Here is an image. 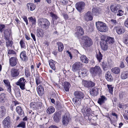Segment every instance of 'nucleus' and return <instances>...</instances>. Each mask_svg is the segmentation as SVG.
<instances>
[{"instance_id":"nucleus-23","label":"nucleus","mask_w":128,"mask_h":128,"mask_svg":"<svg viewBox=\"0 0 128 128\" xmlns=\"http://www.w3.org/2000/svg\"><path fill=\"white\" fill-rule=\"evenodd\" d=\"M114 28L116 30L117 34H121L123 33L124 32V29L122 27H121L115 26Z\"/></svg>"},{"instance_id":"nucleus-31","label":"nucleus","mask_w":128,"mask_h":128,"mask_svg":"<svg viewBox=\"0 0 128 128\" xmlns=\"http://www.w3.org/2000/svg\"><path fill=\"white\" fill-rule=\"evenodd\" d=\"M58 46V50L60 52H62L64 48V45L61 42H58L56 43Z\"/></svg>"},{"instance_id":"nucleus-28","label":"nucleus","mask_w":128,"mask_h":128,"mask_svg":"<svg viewBox=\"0 0 128 128\" xmlns=\"http://www.w3.org/2000/svg\"><path fill=\"white\" fill-rule=\"evenodd\" d=\"M6 109L4 106H1L0 108V118H2L5 114Z\"/></svg>"},{"instance_id":"nucleus-26","label":"nucleus","mask_w":128,"mask_h":128,"mask_svg":"<svg viewBox=\"0 0 128 128\" xmlns=\"http://www.w3.org/2000/svg\"><path fill=\"white\" fill-rule=\"evenodd\" d=\"M85 17L87 20H92L93 19V17L91 12L89 11L86 14Z\"/></svg>"},{"instance_id":"nucleus-33","label":"nucleus","mask_w":128,"mask_h":128,"mask_svg":"<svg viewBox=\"0 0 128 128\" xmlns=\"http://www.w3.org/2000/svg\"><path fill=\"white\" fill-rule=\"evenodd\" d=\"M27 6L28 9H30V10L32 11L34 10L35 8V5L30 3H28L27 4Z\"/></svg>"},{"instance_id":"nucleus-49","label":"nucleus","mask_w":128,"mask_h":128,"mask_svg":"<svg viewBox=\"0 0 128 128\" xmlns=\"http://www.w3.org/2000/svg\"><path fill=\"white\" fill-rule=\"evenodd\" d=\"M19 104V102H18L16 101H13L12 102V108L11 109L12 111H13V107L14 106H16L17 105H18Z\"/></svg>"},{"instance_id":"nucleus-27","label":"nucleus","mask_w":128,"mask_h":128,"mask_svg":"<svg viewBox=\"0 0 128 128\" xmlns=\"http://www.w3.org/2000/svg\"><path fill=\"white\" fill-rule=\"evenodd\" d=\"M106 100L107 99L105 96H101L100 98L98 99V102L101 105L104 103Z\"/></svg>"},{"instance_id":"nucleus-3","label":"nucleus","mask_w":128,"mask_h":128,"mask_svg":"<svg viewBox=\"0 0 128 128\" xmlns=\"http://www.w3.org/2000/svg\"><path fill=\"white\" fill-rule=\"evenodd\" d=\"M102 72L101 68L98 66H96L94 67L91 68L90 70V73L93 77L98 75L100 76L102 74Z\"/></svg>"},{"instance_id":"nucleus-34","label":"nucleus","mask_w":128,"mask_h":128,"mask_svg":"<svg viewBox=\"0 0 128 128\" xmlns=\"http://www.w3.org/2000/svg\"><path fill=\"white\" fill-rule=\"evenodd\" d=\"M105 78L108 81H112L113 80V78L110 73L107 72L105 75Z\"/></svg>"},{"instance_id":"nucleus-62","label":"nucleus","mask_w":128,"mask_h":128,"mask_svg":"<svg viewBox=\"0 0 128 128\" xmlns=\"http://www.w3.org/2000/svg\"><path fill=\"white\" fill-rule=\"evenodd\" d=\"M7 86L8 91L9 92H11V87L10 85H10L7 86Z\"/></svg>"},{"instance_id":"nucleus-35","label":"nucleus","mask_w":128,"mask_h":128,"mask_svg":"<svg viewBox=\"0 0 128 128\" xmlns=\"http://www.w3.org/2000/svg\"><path fill=\"white\" fill-rule=\"evenodd\" d=\"M80 58L81 60L83 62H84L86 64L88 63V59L85 56L83 55L81 56L80 57Z\"/></svg>"},{"instance_id":"nucleus-38","label":"nucleus","mask_w":128,"mask_h":128,"mask_svg":"<svg viewBox=\"0 0 128 128\" xmlns=\"http://www.w3.org/2000/svg\"><path fill=\"white\" fill-rule=\"evenodd\" d=\"M114 73L118 74L120 72V69L119 68L116 67L112 68L111 70Z\"/></svg>"},{"instance_id":"nucleus-60","label":"nucleus","mask_w":128,"mask_h":128,"mask_svg":"<svg viewBox=\"0 0 128 128\" xmlns=\"http://www.w3.org/2000/svg\"><path fill=\"white\" fill-rule=\"evenodd\" d=\"M61 1L63 4L64 5L67 4L68 3V0H62Z\"/></svg>"},{"instance_id":"nucleus-32","label":"nucleus","mask_w":128,"mask_h":128,"mask_svg":"<svg viewBox=\"0 0 128 128\" xmlns=\"http://www.w3.org/2000/svg\"><path fill=\"white\" fill-rule=\"evenodd\" d=\"M105 41H106L107 42H108L109 44H114L115 42L114 38H113L109 36L107 37Z\"/></svg>"},{"instance_id":"nucleus-37","label":"nucleus","mask_w":128,"mask_h":128,"mask_svg":"<svg viewBox=\"0 0 128 128\" xmlns=\"http://www.w3.org/2000/svg\"><path fill=\"white\" fill-rule=\"evenodd\" d=\"M121 78L122 79L128 78V71L122 72L121 75Z\"/></svg>"},{"instance_id":"nucleus-48","label":"nucleus","mask_w":128,"mask_h":128,"mask_svg":"<svg viewBox=\"0 0 128 128\" xmlns=\"http://www.w3.org/2000/svg\"><path fill=\"white\" fill-rule=\"evenodd\" d=\"M6 45L8 47L9 46L11 47L13 43L12 41L11 40L10 41L9 40L8 41H6Z\"/></svg>"},{"instance_id":"nucleus-8","label":"nucleus","mask_w":128,"mask_h":128,"mask_svg":"<svg viewBox=\"0 0 128 128\" xmlns=\"http://www.w3.org/2000/svg\"><path fill=\"white\" fill-rule=\"evenodd\" d=\"M42 105V103L40 102H32L30 104V107L34 110L40 109Z\"/></svg>"},{"instance_id":"nucleus-46","label":"nucleus","mask_w":128,"mask_h":128,"mask_svg":"<svg viewBox=\"0 0 128 128\" xmlns=\"http://www.w3.org/2000/svg\"><path fill=\"white\" fill-rule=\"evenodd\" d=\"M26 122H22L20 124H18L17 126V127H22L23 128H24L25 127Z\"/></svg>"},{"instance_id":"nucleus-43","label":"nucleus","mask_w":128,"mask_h":128,"mask_svg":"<svg viewBox=\"0 0 128 128\" xmlns=\"http://www.w3.org/2000/svg\"><path fill=\"white\" fill-rule=\"evenodd\" d=\"M5 98V94L2 93L0 95V101L2 102Z\"/></svg>"},{"instance_id":"nucleus-2","label":"nucleus","mask_w":128,"mask_h":128,"mask_svg":"<svg viewBox=\"0 0 128 128\" xmlns=\"http://www.w3.org/2000/svg\"><path fill=\"white\" fill-rule=\"evenodd\" d=\"M80 44L84 47L88 48L93 44V42L90 38L86 36H82L80 40Z\"/></svg>"},{"instance_id":"nucleus-19","label":"nucleus","mask_w":128,"mask_h":128,"mask_svg":"<svg viewBox=\"0 0 128 128\" xmlns=\"http://www.w3.org/2000/svg\"><path fill=\"white\" fill-rule=\"evenodd\" d=\"M16 110L20 116L22 117L24 116V115L23 110L20 106H17L16 108Z\"/></svg>"},{"instance_id":"nucleus-47","label":"nucleus","mask_w":128,"mask_h":128,"mask_svg":"<svg viewBox=\"0 0 128 128\" xmlns=\"http://www.w3.org/2000/svg\"><path fill=\"white\" fill-rule=\"evenodd\" d=\"M37 35L38 37L41 36V34H42V30L41 29H37L36 31Z\"/></svg>"},{"instance_id":"nucleus-55","label":"nucleus","mask_w":128,"mask_h":128,"mask_svg":"<svg viewBox=\"0 0 128 128\" xmlns=\"http://www.w3.org/2000/svg\"><path fill=\"white\" fill-rule=\"evenodd\" d=\"M25 76L27 78L28 77L30 76V72L27 70H25Z\"/></svg>"},{"instance_id":"nucleus-50","label":"nucleus","mask_w":128,"mask_h":128,"mask_svg":"<svg viewBox=\"0 0 128 128\" xmlns=\"http://www.w3.org/2000/svg\"><path fill=\"white\" fill-rule=\"evenodd\" d=\"M16 52L13 50H8V54H14L16 55Z\"/></svg>"},{"instance_id":"nucleus-18","label":"nucleus","mask_w":128,"mask_h":128,"mask_svg":"<svg viewBox=\"0 0 128 128\" xmlns=\"http://www.w3.org/2000/svg\"><path fill=\"white\" fill-rule=\"evenodd\" d=\"M90 110V109L87 106V104H85L83 105L82 111L84 112V114L87 115L88 114Z\"/></svg>"},{"instance_id":"nucleus-29","label":"nucleus","mask_w":128,"mask_h":128,"mask_svg":"<svg viewBox=\"0 0 128 128\" xmlns=\"http://www.w3.org/2000/svg\"><path fill=\"white\" fill-rule=\"evenodd\" d=\"M64 86L65 90L66 92H68L70 87V85L68 82H64Z\"/></svg>"},{"instance_id":"nucleus-54","label":"nucleus","mask_w":128,"mask_h":128,"mask_svg":"<svg viewBox=\"0 0 128 128\" xmlns=\"http://www.w3.org/2000/svg\"><path fill=\"white\" fill-rule=\"evenodd\" d=\"M92 12L93 13L95 14H97L98 13V11L97 8H93Z\"/></svg>"},{"instance_id":"nucleus-56","label":"nucleus","mask_w":128,"mask_h":128,"mask_svg":"<svg viewBox=\"0 0 128 128\" xmlns=\"http://www.w3.org/2000/svg\"><path fill=\"white\" fill-rule=\"evenodd\" d=\"M118 14H117V16H120L122 15L123 12L122 10H118Z\"/></svg>"},{"instance_id":"nucleus-12","label":"nucleus","mask_w":128,"mask_h":128,"mask_svg":"<svg viewBox=\"0 0 128 128\" xmlns=\"http://www.w3.org/2000/svg\"><path fill=\"white\" fill-rule=\"evenodd\" d=\"M62 122L64 125H67L69 122L70 118L66 114L62 116Z\"/></svg>"},{"instance_id":"nucleus-30","label":"nucleus","mask_w":128,"mask_h":128,"mask_svg":"<svg viewBox=\"0 0 128 128\" xmlns=\"http://www.w3.org/2000/svg\"><path fill=\"white\" fill-rule=\"evenodd\" d=\"M110 22L111 24L113 26H119L120 25L119 22L116 21L115 20L111 19L110 20Z\"/></svg>"},{"instance_id":"nucleus-25","label":"nucleus","mask_w":128,"mask_h":128,"mask_svg":"<svg viewBox=\"0 0 128 128\" xmlns=\"http://www.w3.org/2000/svg\"><path fill=\"white\" fill-rule=\"evenodd\" d=\"M35 77L36 82L37 86L39 84H41L42 82V81L41 80V78L40 77L39 75L38 74H35Z\"/></svg>"},{"instance_id":"nucleus-13","label":"nucleus","mask_w":128,"mask_h":128,"mask_svg":"<svg viewBox=\"0 0 128 128\" xmlns=\"http://www.w3.org/2000/svg\"><path fill=\"white\" fill-rule=\"evenodd\" d=\"M85 87L86 88L92 87L94 86L95 84L93 82L89 81L84 80L83 82Z\"/></svg>"},{"instance_id":"nucleus-6","label":"nucleus","mask_w":128,"mask_h":128,"mask_svg":"<svg viewBox=\"0 0 128 128\" xmlns=\"http://www.w3.org/2000/svg\"><path fill=\"white\" fill-rule=\"evenodd\" d=\"M26 82L24 78H22L16 83V84L19 86L20 88L22 90H24L25 89V82Z\"/></svg>"},{"instance_id":"nucleus-63","label":"nucleus","mask_w":128,"mask_h":128,"mask_svg":"<svg viewBox=\"0 0 128 128\" xmlns=\"http://www.w3.org/2000/svg\"><path fill=\"white\" fill-rule=\"evenodd\" d=\"M31 36L32 38L34 40V41H36V39L35 37V35L34 34L32 33H31Z\"/></svg>"},{"instance_id":"nucleus-11","label":"nucleus","mask_w":128,"mask_h":128,"mask_svg":"<svg viewBox=\"0 0 128 128\" xmlns=\"http://www.w3.org/2000/svg\"><path fill=\"white\" fill-rule=\"evenodd\" d=\"M84 3L82 2H78L76 4V8L79 12L81 11L84 9Z\"/></svg>"},{"instance_id":"nucleus-5","label":"nucleus","mask_w":128,"mask_h":128,"mask_svg":"<svg viewBox=\"0 0 128 128\" xmlns=\"http://www.w3.org/2000/svg\"><path fill=\"white\" fill-rule=\"evenodd\" d=\"M48 21L46 19H40L38 20V24L42 28L45 29H47L48 26Z\"/></svg>"},{"instance_id":"nucleus-39","label":"nucleus","mask_w":128,"mask_h":128,"mask_svg":"<svg viewBox=\"0 0 128 128\" xmlns=\"http://www.w3.org/2000/svg\"><path fill=\"white\" fill-rule=\"evenodd\" d=\"M102 55L100 51H99L98 53L96 55V57L98 60L100 62L101 60L102 59Z\"/></svg>"},{"instance_id":"nucleus-40","label":"nucleus","mask_w":128,"mask_h":128,"mask_svg":"<svg viewBox=\"0 0 128 128\" xmlns=\"http://www.w3.org/2000/svg\"><path fill=\"white\" fill-rule=\"evenodd\" d=\"M50 16L52 17V20L53 21L56 20L58 18L57 16L53 12H50Z\"/></svg>"},{"instance_id":"nucleus-58","label":"nucleus","mask_w":128,"mask_h":128,"mask_svg":"<svg viewBox=\"0 0 128 128\" xmlns=\"http://www.w3.org/2000/svg\"><path fill=\"white\" fill-rule=\"evenodd\" d=\"M124 42L125 44H127L128 43V36L125 37L124 40Z\"/></svg>"},{"instance_id":"nucleus-51","label":"nucleus","mask_w":128,"mask_h":128,"mask_svg":"<svg viewBox=\"0 0 128 128\" xmlns=\"http://www.w3.org/2000/svg\"><path fill=\"white\" fill-rule=\"evenodd\" d=\"M20 44L22 48H25V44L24 42L23 41L21 40L20 42Z\"/></svg>"},{"instance_id":"nucleus-7","label":"nucleus","mask_w":128,"mask_h":128,"mask_svg":"<svg viewBox=\"0 0 128 128\" xmlns=\"http://www.w3.org/2000/svg\"><path fill=\"white\" fill-rule=\"evenodd\" d=\"M11 122L10 118L9 116L6 118L2 122L4 128H9Z\"/></svg>"},{"instance_id":"nucleus-61","label":"nucleus","mask_w":128,"mask_h":128,"mask_svg":"<svg viewBox=\"0 0 128 128\" xmlns=\"http://www.w3.org/2000/svg\"><path fill=\"white\" fill-rule=\"evenodd\" d=\"M34 66L33 65H31V71L32 73L34 72Z\"/></svg>"},{"instance_id":"nucleus-15","label":"nucleus","mask_w":128,"mask_h":128,"mask_svg":"<svg viewBox=\"0 0 128 128\" xmlns=\"http://www.w3.org/2000/svg\"><path fill=\"white\" fill-rule=\"evenodd\" d=\"M61 116L59 112H55L53 116V119L54 121L56 122H58L60 119Z\"/></svg>"},{"instance_id":"nucleus-1","label":"nucleus","mask_w":128,"mask_h":128,"mask_svg":"<svg viewBox=\"0 0 128 128\" xmlns=\"http://www.w3.org/2000/svg\"><path fill=\"white\" fill-rule=\"evenodd\" d=\"M74 95L75 97L72 99V100L74 104L78 106L80 105L81 102V100L84 97V94L81 92L76 91L74 92Z\"/></svg>"},{"instance_id":"nucleus-10","label":"nucleus","mask_w":128,"mask_h":128,"mask_svg":"<svg viewBox=\"0 0 128 128\" xmlns=\"http://www.w3.org/2000/svg\"><path fill=\"white\" fill-rule=\"evenodd\" d=\"M16 56V55L15 56L11 57L9 59L10 65L12 66H16L18 62V60Z\"/></svg>"},{"instance_id":"nucleus-20","label":"nucleus","mask_w":128,"mask_h":128,"mask_svg":"<svg viewBox=\"0 0 128 128\" xmlns=\"http://www.w3.org/2000/svg\"><path fill=\"white\" fill-rule=\"evenodd\" d=\"M20 57L21 59L23 61H26L28 60V57L26 56L25 51L22 52L20 54Z\"/></svg>"},{"instance_id":"nucleus-45","label":"nucleus","mask_w":128,"mask_h":128,"mask_svg":"<svg viewBox=\"0 0 128 128\" xmlns=\"http://www.w3.org/2000/svg\"><path fill=\"white\" fill-rule=\"evenodd\" d=\"M54 108L52 106L48 108V112L49 114L52 113L55 111Z\"/></svg>"},{"instance_id":"nucleus-17","label":"nucleus","mask_w":128,"mask_h":128,"mask_svg":"<svg viewBox=\"0 0 128 128\" xmlns=\"http://www.w3.org/2000/svg\"><path fill=\"white\" fill-rule=\"evenodd\" d=\"M84 32L83 29L80 26H78L76 28V34L78 36L83 35Z\"/></svg>"},{"instance_id":"nucleus-59","label":"nucleus","mask_w":128,"mask_h":128,"mask_svg":"<svg viewBox=\"0 0 128 128\" xmlns=\"http://www.w3.org/2000/svg\"><path fill=\"white\" fill-rule=\"evenodd\" d=\"M124 25L126 27L128 28V17L127 20L125 22Z\"/></svg>"},{"instance_id":"nucleus-36","label":"nucleus","mask_w":128,"mask_h":128,"mask_svg":"<svg viewBox=\"0 0 128 128\" xmlns=\"http://www.w3.org/2000/svg\"><path fill=\"white\" fill-rule=\"evenodd\" d=\"M49 64L51 68L53 70H55V67L54 65L55 62L54 60H51L49 61Z\"/></svg>"},{"instance_id":"nucleus-52","label":"nucleus","mask_w":128,"mask_h":128,"mask_svg":"<svg viewBox=\"0 0 128 128\" xmlns=\"http://www.w3.org/2000/svg\"><path fill=\"white\" fill-rule=\"evenodd\" d=\"M30 20L31 21L32 24H35L36 23V20L35 18H33L32 17L30 18Z\"/></svg>"},{"instance_id":"nucleus-24","label":"nucleus","mask_w":128,"mask_h":128,"mask_svg":"<svg viewBox=\"0 0 128 128\" xmlns=\"http://www.w3.org/2000/svg\"><path fill=\"white\" fill-rule=\"evenodd\" d=\"M98 88L97 87H95L92 88L90 91V94L92 96H96L98 94Z\"/></svg>"},{"instance_id":"nucleus-21","label":"nucleus","mask_w":128,"mask_h":128,"mask_svg":"<svg viewBox=\"0 0 128 128\" xmlns=\"http://www.w3.org/2000/svg\"><path fill=\"white\" fill-rule=\"evenodd\" d=\"M37 90L38 94L42 96L44 94V90L42 86L39 85L37 87Z\"/></svg>"},{"instance_id":"nucleus-42","label":"nucleus","mask_w":128,"mask_h":128,"mask_svg":"<svg viewBox=\"0 0 128 128\" xmlns=\"http://www.w3.org/2000/svg\"><path fill=\"white\" fill-rule=\"evenodd\" d=\"M107 86L109 92L110 93L112 94L113 92L114 87L112 85L107 84Z\"/></svg>"},{"instance_id":"nucleus-16","label":"nucleus","mask_w":128,"mask_h":128,"mask_svg":"<svg viewBox=\"0 0 128 128\" xmlns=\"http://www.w3.org/2000/svg\"><path fill=\"white\" fill-rule=\"evenodd\" d=\"M100 46L101 48L104 50H106L108 48V45L106 41L102 40L100 42Z\"/></svg>"},{"instance_id":"nucleus-22","label":"nucleus","mask_w":128,"mask_h":128,"mask_svg":"<svg viewBox=\"0 0 128 128\" xmlns=\"http://www.w3.org/2000/svg\"><path fill=\"white\" fill-rule=\"evenodd\" d=\"M119 8V7L118 5H112L110 6V9L112 12L114 13L117 12Z\"/></svg>"},{"instance_id":"nucleus-4","label":"nucleus","mask_w":128,"mask_h":128,"mask_svg":"<svg viewBox=\"0 0 128 128\" xmlns=\"http://www.w3.org/2000/svg\"><path fill=\"white\" fill-rule=\"evenodd\" d=\"M96 24L98 30L101 32H105L108 30V28L106 24L102 22H96Z\"/></svg>"},{"instance_id":"nucleus-14","label":"nucleus","mask_w":128,"mask_h":128,"mask_svg":"<svg viewBox=\"0 0 128 128\" xmlns=\"http://www.w3.org/2000/svg\"><path fill=\"white\" fill-rule=\"evenodd\" d=\"M19 70L12 68L11 70V74L13 77L16 78L19 75Z\"/></svg>"},{"instance_id":"nucleus-9","label":"nucleus","mask_w":128,"mask_h":128,"mask_svg":"<svg viewBox=\"0 0 128 128\" xmlns=\"http://www.w3.org/2000/svg\"><path fill=\"white\" fill-rule=\"evenodd\" d=\"M82 64L80 62H75L72 65V70L74 72L76 71L82 67Z\"/></svg>"},{"instance_id":"nucleus-44","label":"nucleus","mask_w":128,"mask_h":128,"mask_svg":"<svg viewBox=\"0 0 128 128\" xmlns=\"http://www.w3.org/2000/svg\"><path fill=\"white\" fill-rule=\"evenodd\" d=\"M88 71L87 69H85L82 71L81 72V74L82 76L84 77L87 76L88 74Z\"/></svg>"},{"instance_id":"nucleus-64","label":"nucleus","mask_w":128,"mask_h":128,"mask_svg":"<svg viewBox=\"0 0 128 128\" xmlns=\"http://www.w3.org/2000/svg\"><path fill=\"white\" fill-rule=\"evenodd\" d=\"M112 116H115L116 117V118L117 119L118 118V116L117 114L116 113L112 112Z\"/></svg>"},{"instance_id":"nucleus-41","label":"nucleus","mask_w":128,"mask_h":128,"mask_svg":"<svg viewBox=\"0 0 128 128\" xmlns=\"http://www.w3.org/2000/svg\"><path fill=\"white\" fill-rule=\"evenodd\" d=\"M4 33L5 35V38L6 42V41H8L9 40V38L7 36L10 35V33L8 32H7L6 31H4Z\"/></svg>"},{"instance_id":"nucleus-57","label":"nucleus","mask_w":128,"mask_h":128,"mask_svg":"<svg viewBox=\"0 0 128 128\" xmlns=\"http://www.w3.org/2000/svg\"><path fill=\"white\" fill-rule=\"evenodd\" d=\"M3 82L6 86L10 84V83L8 80H4Z\"/></svg>"},{"instance_id":"nucleus-53","label":"nucleus","mask_w":128,"mask_h":128,"mask_svg":"<svg viewBox=\"0 0 128 128\" xmlns=\"http://www.w3.org/2000/svg\"><path fill=\"white\" fill-rule=\"evenodd\" d=\"M5 27V25L4 24H0V31L1 32H2L4 30V28Z\"/></svg>"}]
</instances>
